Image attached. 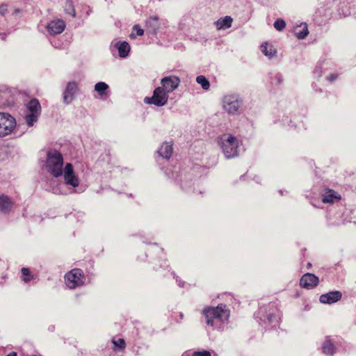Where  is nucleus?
<instances>
[{"mask_svg":"<svg viewBox=\"0 0 356 356\" xmlns=\"http://www.w3.org/2000/svg\"><path fill=\"white\" fill-rule=\"evenodd\" d=\"M206 323L215 330H222L227 324L230 312L225 305L220 304L217 307H206L202 310Z\"/></svg>","mask_w":356,"mask_h":356,"instance_id":"obj_1","label":"nucleus"},{"mask_svg":"<svg viewBox=\"0 0 356 356\" xmlns=\"http://www.w3.org/2000/svg\"><path fill=\"white\" fill-rule=\"evenodd\" d=\"M261 327L270 328L276 327L280 321V313L274 303L261 307L256 316Z\"/></svg>","mask_w":356,"mask_h":356,"instance_id":"obj_2","label":"nucleus"},{"mask_svg":"<svg viewBox=\"0 0 356 356\" xmlns=\"http://www.w3.org/2000/svg\"><path fill=\"white\" fill-rule=\"evenodd\" d=\"M219 145L226 159H233L239 154V140L231 134H223L219 140Z\"/></svg>","mask_w":356,"mask_h":356,"instance_id":"obj_3","label":"nucleus"},{"mask_svg":"<svg viewBox=\"0 0 356 356\" xmlns=\"http://www.w3.org/2000/svg\"><path fill=\"white\" fill-rule=\"evenodd\" d=\"M46 169L54 177H59L63 172V157L60 152L51 149L47 153Z\"/></svg>","mask_w":356,"mask_h":356,"instance_id":"obj_4","label":"nucleus"},{"mask_svg":"<svg viewBox=\"0 0 356 356\" xmlns=\"http://www.w3.org/2000/svg\"><path fill=\"white\" fill-rule=\"evenodd\" d=\"M222 104L223 110L229 115H236L241 113L243 101L238 95H225Z\"/></svg>","mask_w":356,"mask_h":356,"instance_id":"obj_5","label":"nucleus"},{"mask_svg":"<svg viewBox=\"0 0 356 356\" xmlns=\"http://www.w3.org/2000/svg\"><path fill=\"white\" fill-rule=\"evenodd\" d=\"M16 127L14 117L8 113L0 112V138L10 134Z\"/></svg>","mask_w":356,"mask_h":356,"instance_id":"obj_6","label":"nucleus"},{"mask_svg":"<svg viewBox=\"0 0 356 356\" xmlns=\"http://www.w3.org/2000/svg\"><path fill=\"white\" fill-rule=\"evenodd\" d=\"M65 284L69 289H75L84 284L85 277L79 268L72 269L65 275Z\"/></svg>","mask_w":356,"mask_h":356,"instance_id":"obj_7","label":"nucleus"},{"mask_svg":"<svg viewBox=\"0 0 356 356\" xmlns=\"http://www.w3.org/2000/svg\"><path fill=\"white\" fill-rule=\"evenodd\" d=\"M168 93L163 90V88L159 86L156 88L151 97H145L144 102L148 104H154L156 106H163L168 102Z\"/></svg>","mask_w":356,"mask_h":356,"instance_id":"obj_8","label":"nucleus"},{"mask_svg":"<svg viewBox=\"0 0 356 356\" xmlns=\"http://www.w3.org/2000/svg\"><path fill=\"white\" fill-rule=\"evenodd\" d=\"M180 82L181 80L179 76L174 74H170L161 79V87L163 88V90H165L168 93H170L173 92L179 87Z\"/></svg>","mask_w":356,"mask_h":356,"instance_id":"obj_9","label":"nucleus"},{"mask_svg":"<svg viewBox=\"0 0 356 356\" xmlns=\"http://www.w3.org/2000/svg\"><path fill=\"white\" fill-rule=\"evenodd\" d=\"M65 183L70 186L76 188L79 185V180L76 176L73 165L68 163L66 164L63 172Z\"/></svg>","mask_w":356,"mask_h":356,"instance_id":"obj_10","label":"nucleus"},{"mask_svg":"<svg viewBox=\"0 0 356 356\" xmlns=\"http://www.w3.org/2000/svg\"><path fill=\"white\" fill-rule=\"evenodd\" d=\"M65 26L66 24L64 20L54 19L48 23L47 30L50 35H57L63 33Z\"/></svg>","mask_w":356,"mask_h":356,"instance_id":"obj_11","label":"nucleus"},{"mask_svg":"<svg viewBox=\"0 0 356 356\" xmlns=\"http://www.w3.org/2000/svg\"><path fill=\"white\" fill-rule=\"evenodd\" d=\"M319 282L318 277L312 273H305L300 280V286L309 289L318 285Z\"/></svg>","mask_w":356,"mask_h":356,"instance_id":"obj_12","label":"nucleus"},{"mask_svg":"<svg viewBox=\"0 0 356 356\" xmlns=\"http://www.w3.org/2000/svg\"><path fill=\"white\" fill-rule=\"evenodd\" d=\"M78 89L77 83L75 81L69 82L63 94V100L65 104H70L74 98Z\"/></svg>","mask_w":356,"mask_h":356,"instance_id":"obj_13","label":"nucleus"},{"mask_svg":"<svg viewBox=\"0 0 356 356\" xmlns=\"http://www.w3.org/2000/svg\"><path fill=\"white\" fill-rule=\"evenodd\" d=\"M341 298L342 293L341 291H333L322 294L319 298V300L321 303L330 305L338 302Z\"/></svg>","mask_w":356,"mask_h":356,"instance_id":"obj_14","label":"nucleus"},{"mask_svg":"<svg viewBox=\"0 0 356 356\" xmlns=\"http://www.w3.org/2000/svg\"><path fill=\"white\" fill-rule=\"evenodd\" d=\"M13 207V202L10 197L0 195V211L3 213H9Z\"/></svg>","mask_w":356,"mask_h":356,"instance_id":"obj_15","label":"nucleus"},{"mask_svg":"<svg viewBox=\"0 0 356 356\" xmlns=\"http://www.w3.org/2000/svg\"><path fill=\"white\" fill-rule=\"evenodd\" d=\"M340 199L341 196L332 189H325V193L322 194V202L323 203H333Z\"/></svg>","mask_w":356,"mask_h":356,"instance_id":"obj_16","label":"nucleus"},{"mask_svg":"<svg viewBox=\"0 0 356 356\" xmlns=\"http://www.w3.org/2000/svg\"><path fill=\"white\" fill-rule=\"evenodd\" d=\"M114 47L118 50L120 58H126L130 51V46L126 41L118 42L114 44Z\"/></svg>","mask_w":356,"mask_h":356,"instance_id":"obj_17","label":"nucleus"},{"mask_svg":"<svg viewBox=\"0 0 356 356\" xmlns=\"http://www.w3.org/2000/svg\"><path fill=\"white\" fill-rule=\"evenodd\" d=\"M146 26L150 32L156 34L160 28L159 17L156 15L150 17L146 21Z\"/></svg>","mask_w":356,"mask_h":356,"instance_id":"obj_18","label":"nucleus"},{"mask_svg":"<svg viewBox=\"0 0 356 356\" xmlns=\"http://www.w3.org/2000/svg\"><path fill=\"white\" fill-rule=\"evenodd\" d=\"M26 113H34L40 115L41 106L39 101L36 99H33L26 104Z\"/></svg>","mask_w":356,"mask_h":356,"instance_id":"obj_19","label":"nucleus"},{"mask_svg":"<svg viewBox=\"0 0 356 356\" xmlns=\"http://www.w3.org/2000/svg\"><path fill=\"white\" fill-rule=\"evenodd\" d=\"M159 154L163 159H169L172 153V146L168 143H163L159 149Z\"/></svg>","mask_w":356,"mask_h":356,"instance_id":"obj_20","label":"nucleus"},{"mask_svg":"<svg viewBox=\"0 0 356 356\" xmlns=\"http://www.w3.org/2000/svg\"><path fill=\"white\" fill-rule=\"evenodd\" d=\"M335 346L331 342L330 337H326L325 340L322 346L323 353L326 355H332L335 353Z\"/></svg>","mask_w":356,"mask_h":356,"instance_id":"obj_21","label":"nucleus"},{"mask_svg":"<svg viewBox=\"0 0 356 356\" xmlns=\"http://www.w3.org/2000/svg\"><path fill=\"white\" fill-rule=\"evenodd\" d=\"M309 33L307 24H301L295 29V35L297 38L302 40L305 38Z\"/></svg>","mask_w":356,"mask_h":356,"instance_id":"obj_22","label":"nucleus"},{"mask_svg":"<svg viewBox=\"0 0 356 356\" xmlns=\"http://www.w3.org/2000/svg\"><path fill=\"white\" fill-rule=\"evenodd\" d=\"M232 18L230 16H226L224 18L219 19L216 22V26L218 29H226L232 26Z\"/></svg>","mask_w":356,"mask_h":356,"instance_id":"obj_23","label":"nucleus"},{"mask_svg":"<svg viewBox=\"0 0 356 356\" xmlns=\"http://www.w3.org/2000/svg\"><path fill=\"white\" fill-rule=\"evenodd\" d=\"M261 51L265 56H268L270 58L273 57L276 54V51L273 47V46L267 42H265L261 44Z\"/></svg>","mask_w":356,"mask_h":356,"instance_id":"obj_24","label":"nucleus"},{"mask_svg":"<svg viewBox=\"0 0 356 356\" xmlns=\"http://www.w3.org/2000/svg\"><path fill=\"white\" fill-rule=\"evenodd\" d=\"M40 115L26 113L25 115V121L29 127L33 126L34 123L38 120Z\"/></svg>","mask_w":356,"mask_h":356,"instance_id":"obj_25","label":"nucleus"},{"mask_svg":"<svg viewBox=\"0 0 356 356\" xmlns=\"http://www.w3.org/2000/svg\"><path fill=\"white\" fill-rule=\"evenodd\" d=\"M108 88V86L104 82H98L95 86V90L99 93L100 96L106 95V92Z\"/></svg>","mask_w":356,"mask_h":356,"instance_id":"obj_26","label":"nucleus"},{"mask_svg":"<svg viewBox=\"0 0 356 356\" xmlns=\"http://www.w3.org/2000/svg\"><path fill=\"white\" fill-rule=\"evenodd\" d=\"M65 11L72 17H76V12L72 0H67L65 6Z\"/></svg>","mask_w":356,"mask_h":356,"instance_id":"obj_27","label":"nucleus"},{"mask_svg":"<svg viewBox=\"0 0 356 356\" xmlns=\"http://www.w3.org/2000/svg\"><path fill=\"white\" fill-rule=\"evenodd\" d=\"M22 272V280L25 282L28 283L31 280L34 279V275H33L30 270L28 268H22L21 270Z\"/></svg>","mask_w":356,"mask_h":356,"instance_id":"obj_28","label":"nucleus"},{"mask_svg":"<svg viewBox=\"0 0 356 356\" xmlns=\"http://www.w3.org/2000/svg\"><path fill=\"white\" fill-rule=\"evenodd\" d=\"M196 81L201 85L202 88L204 90H209L210 88V83L208 79L202 75L197 76L196 78Z\"/></svg>","mask_w":356,"mask_h":356,"instance_id":"obj_29","label":"nucleus"},{"mask_svg":"<svg viewBox=\"0 0 356 356\" xmlns=\"http://www.w3.org/2000/svg\"><path fill=\"white\" fill-rule=\"evenodd\" d=\"M113 343L114 344V349H122L125 348V341L123 339H118V340L113 339Z\"/></svg>","mask_w":356,"mask_h":356,"instance_id":"obj_30","label":"nucleus"},{"mask_svg":"<svg viewBox=\"0 0 356 356\" xmlns=\"http://www.w3.org/2000/svg\"><path fill=\"white\" fill-rule=\"evenodd\" d=\"M283 81L282 75L280 73H277L273 77L271 78V84L278 86Z\"/></svg>","mask_w":356,"mask_h":356,"instance_id":"obj_31","label":"nucleus"},{"mask_svg":"<svg viewBox=\"0 0 356 356\" xmlns=\"http://www.w3.org/2000/svg\"><path fill=\"white\" fill-rule=\"evenodd\" d=\"M286 26V23L283 19H277L274 22V27L277 31H282Z\"/></svg>","mask_w":356,"mask_h":356,"instance_id":"obj_32","label":"nucleus"},{"mask_svg":"<svg viewBox=\"0 0 356 356\" xmlns=\"http://www.w3.org/2000/svg\"><path fill=\"white\" fill-rule=\"evenodd\" d=\"M133 29L136 31V35L141 36L144 33V31L140 29L138 25L134 26Z\"/></svg>","mask_w":356,"mask_h":356,"instance_id":"obj_33","label":"nucleus"},{"mask_svg":"<svg viewBox=\"0 0 356 356\" xmlns=\"http://www.w3.org/2000/svg\"><path fill=\"white\" fill-rule=\"evenodd\" d=\"M193 356H211V353L209 351H197L195 352Z\"/></svg>","mask_w":356,"mask_h":356,"instance_id":"obj_34","label":"nucleus"},{"mask_svg":"<svg viewBox=\"0 0 356 356\" xmlns=\"http://www.w3.org/2000/svg\"><path fill=\"white\" fill-rule=\"evenodd\" d=\"M7 11V6L5 4L0 5V15H3Z\"/></svg>","mask_w":356,"mask_h":356,"instance_id":"obj_35","label":"nucleus"},{"mask_svg":"<svg viewBox=\"0 0 356 356\" xmlns=\"http://www.w3.org/2000/svg\"><path fill=\"white\" fill-rule=\"evenodd\" d=\"M337 78V74H332L329 75L327 79L328 81L332 82V81H334V80H336Z\"/></svg>","mask_w":356,"mask_h":356,"instance_id":"obj_36","label":"nucleus"},{"mask_svg":"<svg viewBox=\"0 0 356 356\" xmlns=\"http://www.w3.org/2000/svg\"><path fill=\"white\" fill-rule=\"evenodd\" d=\"M174 275V277L176 279V282L177 283V284L180 286V287H183L184 285V282H182L181 280H179L178 279V277H177L175 275V274H173Z\"/></svg>","mask_w":356,"mask_h":356,"instance_id":"obj_37","label":"nucleus"},{"mask_svg":"<svg viewBox=\"0 0 356 356\" xmlns=\"http://www.w3.org/2000/svg\"><path fill=\"white\" fill-rule=\"evenodd\" d=\"M6 356H17V353L11 352L8 355H7Z\"/></svg>","mask_w":356,"mask_h":356,"instance_id":"obj_38","label":"nucleus"},{"mask_svg":"<svg viewBox=\"0 0 356 356\" xmlns=\"http://www.w3.org/2000/svg\"><path fill=\"white\" fill-rule=\"evenodd\" d=\"M91 12H92V10L89 8L88 11L86 12V15H89L91 13Z\"/></svg>","mask_w":356,"mask_h":356,"instance_id":"obj_39","label":"nucleus"},{"mask_svg":"<svg viewBox=\"0 0 356 356\" xmlns=\"http://www.w3.org/2000/svg\"><path fill=\"white\" fill-rule=\"evenodd\" d=\"M21 12V10H19V8H17L15 10V13L17 14V13H19Z\"/></svg>","mask_w":356,"mask_h":356,"instance_id":"obj_40","label":"nucleus"},{"mask_svg":"<svg viewBox=\"0 0 356 356\" xmlns=\"http://www.w3.org/2000/svg\"><path fill=\"white\" fill-rule=\"evenodd\" d=\"M0 37L2 40H4L5 38V34L4 33H0Z\"/></svg>","mask_w":356,"mask_h":356,"instance_id":"obj_41","label":"nucleus"},{"mask_svg":"<svg viewBox=\"0 0 356 356\" xmlns=\"http://www.w3.org/2000/svg\"><path fill=\"white\" fill-rule=\"evenodd\" d=\"M181 187H182L184 189H186V188H185V186H184L183 184H181Z\"/></svg>","mask_w":356,"mask_h":356,"instance_id":"obj_42","label":"nucleus"},{"mask_svg":"<svg viewBox=\"0 0 356 356\" xmlns=\"http://www.w3.org/2000/svg\"><path fill=\"white\" fill-rule=\"evenodd\" d=\"M183 316H184L183 314H182V313H181V314H180V317H181V318H183Z\"/></svg>","mask_w":356,"mask_h":356,"instance_id":"obj_43","label":"nucleus"},{"mask_svg":"<svg viewBox=\"0 0 356 356\" xmlns=\"http://www.w3.org/2000/svg\"><path fill=\"white\" fill-rule=\"evenodd\" d=\"M307 266H308V267L311 266V264L308 263Z\"/></svg>","mask_w":356,"mask_h":356,"instance_id":"obj_44","label":"nucleus"}]
</instances>
